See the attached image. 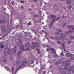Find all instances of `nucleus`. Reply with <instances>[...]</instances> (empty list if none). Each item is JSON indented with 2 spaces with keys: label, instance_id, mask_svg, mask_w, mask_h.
Segmentation results:
<instances>
[{
  "label": "nucleus",
  "instance_id": "nucleus-37",
  "mask_svg": "<svg viewBox=\"0 0 74 74\" xmlns=\"http://www.w3.org/2000/svg\"><path fill=\"white\" fill-rule=\"evenodd\" d=\"M32 24V23L30 22L27 25H28L29 26V25H30Z\"/></svg>",
  "mask_w": 74,
  "mask_h": 74
},
{
  "label": "nucleus",
  "instance_id": "nucleus-43",
  "mask_svg": "<svg viewBox=\"0 0 74 74\" xmlns=\"http://www.w3.org/2000/svg\"><path fill=\"white\" fill-rule=\"evenodd\" d=\"M3 43H1V44L0 45V48L2 46V45H3Z\"/></svg>",
  "mask_w": 74,
  "mask_h": 74
},
{
  "label": "nucleus",
  "instance_id": "nucleus-46",
  "mask_svg": "<svg viewBox=\"0 0 74 74\" xmlns=\"http://www.w3.org/2000/svg\"><path fill=\"white\" fill-rule=\"evenodd\" d=\"M10 59H11V60H12V56H10Z\"/></svg>",
  "mask_w": 74,
  "mask_h": 74
},
{
  "label": "nucleus",
  "instance_id": "nucleus-5",
  "mask_svg": "<svg viewBox=\"0 0 74 74\" xmlns=\"http://www.w3.org/2000/svg\"><path fill=\"white\" fill-rule=\"evenodd\" d=\"M1 26V30H2V32H3V33H5L6 30V29H5V25H2Z\"/></svg>",
  "mask_w": 74,
  "mask_h": 74
},
{
  "label": "nucleus",
  "instance_id": "nucleus-47",
  "mask_svg": "<svg viewBox=\"0 0 74 74\" xmlns=\"http://www.w3.org/2000/svg\"><path fill=\"white\" fill-rule=\"evenodd\" d=\"M66 18V16H62V18Z\"/></svg>",
  "mask_w": 74,
  "mask_h": 74
},
{
  "label": "nucleus",
  "instance_id": "nucleus-41",
  "mask_svg": "<svg viewBox=\"0 0 74 74\" xmlns=\"http://www.w3.org/2000/svg\"><path fill=\"white\" fill-rule=\"evenodd\" d=\"M38 16L37 14L34 16V17H35V18H37V17H38Z\"/></svg>",
  "mask_w": 74,
  "mask_h": 74
},
{
  "label": "nucleus",
  "instance_id": "nucleus-14",
  "mask_svg": "<svg viewBox=\"0 0 74 74\" xmlns=\"http://www.w3.org/2000/svg\"><path fill=\"white\" fill-rule=\"evenodd\" d=\"M74 68L73 65H72V66H70L69 68L68 69V71L70 72L71 70L72 69H73Z\"/></svg>",
  "mask_w": 74,
  "mask_h": 74
},
{
  "label": "nucleus",
  "instance_id": "nucleus-12",
  "mask_svg": "<svg viewBox=\"0 0 74 74\" xmlns=\"http://www.w3.org/2000/svg\"><path fill=\"white\" fill-rule=\"evenodd\" d=\"M55 20H53L52 21V22L51 23H50L49 25L50 28L51 29V28H52L53 27V24L55 23Z\"/></svg>",
  "mask_w": 74,
  "mask_h": 74
},
{
  "label": "nucleus",
  "instance_id": "nucleus-33",
  "mask_svg": "<svg viewBox=\"0 0 74 74\" xmlns=\"http://www.w3.org/2000/svg\"><path fill=\"white\" fill-rule=\"evenodd\" d=\"M22 51H19L18 53H17V55H19L21 53Z\"/></svg>",
  "mask_w": 74,
  "mask_h": 74
},
{
  "label": "nucleus",
  "instance_id": "nucleus-11",
  "mask_svg": "<svg viewBox=\"0 0 74 74\" xmlns=\"http://www.w3.org/2000/svg\"><path fill=\"white\" fill-rule=\"evenodd\" d=\"M56 34L57 35H61V36H62V37H66V35L63 33L60 34L59 32H56Z\"/></svg>",
  "mask_w": 74,
  "mask_h": 74
},
{
  "label": "nucleus",
  "instance_id": "nucleus-22",
  "mask_svg": "<svg viewBox=\"0 0 74 74\" xmlns=\"http://www.w3.org/2000/svg\"><path fill=\"white\" fill-rule=\"evenodd\" d=\"M27 63V61L26 60H25L23 63L22 64V66H25Z\"/></svg>",
  "mask_w": 74,
  "mask_h": 74
},
{
  "label": "nucleus",
  "instance_id": "nucleus-25",
  "mask_svg": "<svg viewBox=\"0 0 74 74\" xmlns=\"http://www.w3.org/2000/svg\"><path fill=\"white\" fill-rule=\"evenodd\" d=\"M43 4H44V2H42V1H41L40 3V5H41V6H43V7H44V6L43 5Z\"/></svg>",
  "mask_w": 74,
  "mask_h": 74
},
{
  "label": "nucleus",
  "instance_id": "nucleus-60",
  "mask_svg": "<svg viewBox=\"0 0 74 74\" xmlns=\"http://www.w3.org/2000/svg\"><path fill=\"white\" fill-rule=\"evenodd\" d=\"M64 51H66V50L65 49H64Z\"/></svg>",
  "mask_w": 74,
  "mask_h": 74
},
{
  "label": "nucleus",
  "instance_id": "nucleus-40",
  "mask_svg": "<svg viewBox=\"0 0 74 74\" xmlns=\"http://www.w3.org/2000/svg\"><path fill=\"white\" fill-rule=\"evenodd\" d=\"M71 26L69 25L68 26V29H71Z\"/></svg>",
  "mask_w": 74,
  "mask_h": 74
},
{
  "label": "nucleus",
  "instance_id": "nucleus-20",
  "mask_svg": "<svg viewBox=\"0 0 74 74\" xmlns=\"http://www.w3.org/2000/svg\"><path fill=\"white\" fill-rule=\"evenodd\" d=\"M61 63V61H59L58 62H56V65H58V64H59Z\"/></svg>",
  "mask_w": 74,
  "mask_h": 74
},
{
  "label": "nucleus",
  "instance_id": "nucleus-19",
  "mask_svg": "<svg viewBox=\"0 0 74 74\" xmlns=\"http://www.w3.org/2000/svg\"><path fill=\"white\" fill-rule=\"evenodd\" d=\"M4 67L5 69H6L7 71H9L10 70V67L7 66H4Z\"/></svg>",
  "mask_w": 74,
  "mask_h": 74
},
{
  "label": "nucleus",
  "instance_id": "nucleus-24",
  "mask_svg": "<svg viewBox=\"0 0 74 74\" xmlns=\"http://www.w3.org/2000/svg\"><path fill=\"white\" fill-rule=\"evenodd\" d=\"M56 30L58 31V32H62V30L60 29H56Z\"/></svg>",
  "mask_w": 74,
  "mask_h": 74
},
{
  "label": "nucleus",
  "instance_id": "nucleus-8",
  "mask_svg": "<svg viewBox=\"0 0 74 74\" xmlns=\"http://www.w3.org/2000/svg\"><path fill=\"white\" fill-rule=\"evenodd\" d=\"M32 45H34V46H35L36 48H38V47H39V44L38 42H34L32 43Z\"/></svg>",
  "mask_w": 74,
  "mask_h": 74
},
{
  "label": "nucleus",
  "instance_id": "nucleus-61",
  "mask_svg": "<svg viewBox=\"0 0 74 74\" xmlns=\"http://www.w3.org/2000/svg\"><path fill=\"white\" fill-rule=\"evenodd\" d=\"M56 6H57L56 5H54L55 7H56Z\"/></svg>",
  "mask_w": 74,
  "mask_h": 74
},
{
  "label": "nucleus",
  "instance_id": "nucleus-62",
  "mask_svg": "<svg viewBox=\"0 0 74 74\" xmlns=\"http://www.w3.org/2000/svg\"><path fill=\"white\" fill-rule=\"evenodd\" d=\"M5 9V11H6V9H5V8H4Z\"/></svg>",
  "mask_w": 74,
  "mask_h": 74
},
{
  "label": "nucleus",
  "instance_id": "nucleus-3",
  "mask_svg": "<svg viewBox=\"0 0 74 74\" xmlns=\"http://www.w3.org/2000/svg\"><path fill=\"white\" fill-rule=\"evenodd\" d=\"M66 56H67L68 57H70V59L72 60H74V58L73 57H71L73 56V55L71 54L70 53H66Z\"/></svg>",
  "mask_w": 74,
  "mask_h": 74
},
{
  "label": "nucleus",
  "instance_id": "nucleus-44",
  "mask_svg": "<svg viewBox=\"0 0 74 74\" xmlns=\"http://www.w3.org/2000/svg\"><path fill=\"white\" fill-rule=\"evenodd\" d=\"M54 56H56V58H58V55H57L56 54L54 55Z\"/></svg>",
  "mask_w": 74,
  "mask_h": 74
},
{
  "label": "nucleus",
  "instance_id": "nucleus-50",
  "mask_svg": "<svg viewBox=\"0 0 74 74\" xmlns=\"http://www.w3.org/2000/svg\"><path fill=\"white\" fill-rule=\"evenodd\" d=\"M1 48H4V45L1 46Z\"/></svg>",
  "mask_w": 74,
  "mask_h": 74
},
{
  "label": "nucleus",
  "instance_id": "nucleus-13",
  "mask_svg": "<svg viewBox=\"0 0 74 74\" xmlns=\"http://www.w3.org/2000/svg\"><path fill=\"white\" fill-rule=\"evenodd\" d=\"M50 18L51 19H53V20H55V18H56V16H55L53 15H52L50 16Z\"/></svg>",
  "mask_w": 74,
  "mask_h": 74
},
{
  "label": "nucleus",
  "instance_id": "nucleus-27",
  "mask_svg": "<svg viewBox=\"0 0 74 74\" xmlns=\"http://www.w3.org/2000/svg\"><path fill=\"white\" fill-rule=\"evenodd\" d=\"M62 47H63V48H65V43H64V44H62Z\"/></svg>",
  "mask_w": 74,
  "mask_h": 74
},
{
  "label": "nucleus",
  "instance_id": "nucleus-48",
  "mask_svg": "<svg viewBox=\"0 0 74 74\" xmlns=\"http://www.w3.org/2000/svg\"><path fill=\"white\" fill-rule=\"evenodd\" d=\"M20 2L21 3H24V2L23 1H20Z\"/></svg>",
  "mask_w": 74,
  "mask_h": 74
},
{
  "label": "nucleus",
  "instance_id": "nucleus-54",
  "mask_svg": "<svg viewBox=\"0 0 74 74\" xmlns=\"http://www.w3.org/2000/svg\"><path fill=\"white\" fill-rule=\"evenodd\" d=\"M34 2H37V0H33Z\"/></svg>",
  "mask_w": 74,
  "mask_h": 74
},
{
  "label": "nucleus",
  "instance_id": "nucleus-18",
  "mask_svg": "<svg viewBox=\"0 0 74 74\" xmlns=\"http://www.w3.org/2000/svg\"><path fill=\"white\" fill-rule=\"evenodd\" d=\"M62 25H63V27H65V26H66V22H65V21H63L62 23Z\"/></svg>",
  "mask_w": 74,
  "mask_h": 74
},
{
  "label": "nucleus",
  "instance_id": "nucleus-57",
  "mask_svg": "<svg viewBox=\"0 0 74 74\" xmlns=\"http://www.w3.org/2000/svg\"><path fill=\"white\" fill-rule=\"evenodd\" d=\"M53 52H54V53H55V54H56V53L55 51H53Z\"/></svg>",
  "mask_w": 74,
  "mask_h": 74
},
{
  "label": "nucleus",
  "instance_id": "nucleus-6",
  "mask_svg": "<svg viewBox=\"0 0 74 74\" xmlns=\"http://www.w3.org/2000/svg\"><path fill=\"white\" fill-rule=\"evenodd\" d=\"M71 29H72L73 31H72L71 30H69L68 31L69 32H65V34H69V33H72V32H74V28L73 27V26H72V27H71Z\"/></svg>",
  "mask_w": 74,
  "mask_h": 74
},
{
  "label": "nucleus",
  "instance_id": "nucleus-45",
  "mask_svg": "<svg viewBox=\"0 0 74 74\" xmlns=\"http://www.w3.org/2000/svg\"><path fill=\"white\" fill-rule=\"evenodd\" d=\"M3 18V19H5V16H4V15H3L2 16Z\"/></svg>",
  "mask_w": 74,
  "mask_h": 74
},
{
  "label": "nucleus",
  "instance_id": "nucleus-32",
  "mask_svg": "<svg viewBox=\"0 0 74 74\" xmlns=\"http://www.w3.org/2000/svg\"><path fill=\"white\" fill-rule=\"evenodd\" d=\"M60 18V17H58L56 19V21H58V20H59Z\"/></svg>",
  "mask_w": 74,
  "mask_h": 74
},
{
  "label": "nucleus",
  "instance_id": "nucleus-36",
  "mask_svg": "<svg viewBox=\"0 0 74 74\" xmlns=\"http://www.w3.org/2000/svg\"><path fill=\"white\" fill-rule=\"evenodd\" d=\"M21 10H23L24 9V7L23 6H21Z\"/></svg>",
  "mask_w": 74,
  "mask_h": 74
},
{
  "label": "nucleus",
  "instance_id": "nucleus-64",
  "mask_svg": "<svg viewBox=\"0 0 74 74\" xmlns=\"http://www.w3.org/2000/svg\"><path fill=\"white\" fill-rule=\"evenodd\" d=\"M52 38H54L53 37H51Z\"/></svg>",
  "mask_w": 74,
  "mask_h": 74
},
{
  "label": "nucleus",
  "instance_id": "nucleus-4",
  "mask_svg": "<svg viewBox=\"0 0 74 74\" xmlns=\"http://www.w3.org/2000/svg\"><path fill=\"white\" fill-rule=\"evenodd\" d=\"M20 51H25L26 50H27V51H29L30 50V49L29 48H27L26 49H24V47L23 45L20 48Z\"/></svg>",
  "mask_w": 74,
  "mask_h": 74
},
{
  "label": "nucleus",
  "instance_id": "nucleus-49",
  "mask_svg": "<svg viewBox=\"0 0 74 74\" xmlns=\"http://www.w3.org/2000/svg\"><path fill=\"white\" fill-rule=\"evenodd\" d=\"M28 10L29 11H32V9L30 8L28 9Z\"/></svg>",
  "mask_w": 74,
  "mask_h": 74
},
{
  "label": "nucleus",
  "instance_id": "nucleus-38",
  "mask_svg": "<svg viewBox=\"0 0 74 74\" xmlns=\"http://www.w3.org/2000/svg\"><path fill=\"white\" fill-rule=\"evenodd\" d=\"M70 38H71V39H74V37L73 36H71V37H70Z\"/></svg>",
  "mask_w": 74,
  "mask_h": 74
},
{
  "label": "nucleus",
  "instance_id": "nucleus-29",
  "mask_svg": "<svg viewBox=\"0 0 74 74\" xmlns=\"http://www.w3.org/2000/svg\"><path fill=\"white\" fill-rule=\"evenodd\" d=\"M11 4L13 5H15V3L13 1H12L11 2Z\"/></svg>",
  "mask_w": 74,
  "mask_h": 74
},
{
  "label": "nucleus",
  "instance_id": "nucleus-51",
  "mask_svg": "<svg viewBox=\"0 0 74 74\" xmlns=\"http://www.w3.org/2000/svg\"><path fill=\"white\" fill-rule=\"evenodd\" d=\"M72 73H74V69L72 70Z\"/></svg>",
  "mask_w": 74,
  "mask_h": 74
},
{
  "label": "nucleus",
  "instance_id": "nucleus-9",
  "mask_svg": "<svg viewBox=\"0 0 74 74\" xmlns=\"http://www.w3.org/2000/svg\"><path fill=\"white\" fill-rule=\"evenodd\" d=\"M66 3L68 4H72L73 6H74V0L72 1L71 2L70 0L67 1Z\"/></svg>",
  "mask_w": 74,
  "mask_h": 74
},
{
  "label": "nucleus",
  "instance_id": "nucleus-26",
  "mask_svg": "<svg viewBox=\"0 0 74 74\" xmlns=\"http://www.w3.org/2000/svg\"><path fill=\"white\" fill-rule=\"evenodd\" d=\"M2 61H3V62H4V63H6V62H7V60L6 59H5Z\"/></svg>",
  "mask_w": 74,
  "mask_h": 74
},
{
  "label": "nucleus",
  "instance_id": "nucleus-17",
  "mask_svg": "<svg viewBox=\"0 0 74 74\" xmlns=\"http://www.w3.org/2000/svg\"><path fill=\"white\" fill-rule=\"evenodd\" d=\"M47 51H50L51 50V51H55V49L53 48H48L47 49Z\"/></svg>",
  "mask_w": 74,
  "mask_h": 74
},
{
  "label": "nucleus",
  "instance_id": "nucleus-34",
  "mask_svg": "<svg viewBox=\"0 0 74 74\" xmlns=\"http://www.w3.org/2000/svg\"><path fill=\"white\" fill-rule=\"evenodd\" d=\"M60 55H61V56H64V54H63V51H62V52L60 54Z\"/></svg>",
  "mask_w": 74,
  "mask_h": 74
},
{
  "label": "nucleus",
  "instance_id": "nucleus-63",
  "mask_svg": "<svg viewBox=\"0 0 74 74\" xmlns=\"http://www.w3.org/2000/svg\"><path fill=\"white\" fill-rule=\"evenodd\" d=\"M44 22H42V24H44Z\"/></svg>",
  "mask_w": 74,
  "mask_h": 74
},
{
  "label": "nucleus",
  "instance_id": "nucleus-53",
  "mask_svg": "<svg viewBox=\"0 0 74 74\" xmlns=\"http://www.w3.org/2000/svg\"><path fill=\"white\" fill-rule=\"evenodd\" d=\"M45 73H46V71H44L43 73V74H45Z\"/></svg>",
  "mask_w": 74,
  "mask_h": 74
},
{
  "label": "nucleus",
  "instance_id": "nucleus-23",
  "mask_svg": "<svg viewBox=\"0 0 74 74\" xmlns=\"http://www.w3.org/2000/svg\"><path fill=\"white\" fill-rule=\"evenodd\" d=\"M36 50L37 51V53H38V54H40V50H39V49H38V48H37L36 49Z\"/></svg>",
  "mask_w": 74,
  "mask_h": 74
},
{
  "label": "nucleus",
  "instance_id": "nucleus-42",
  "mask_svg": "<svg viewBox=\"0 0 74 74\" xmlns=\"http://www.w3.org/2000/svg\"><path fill=\"white\" fill-rule=\"evenodd\" d=\"M68 9H71V6H69L68 7Z\"/></svg>",
  "mask_w": 74,
  "mask_h": 74
},
{
  "label": "nucleus",
  "instance_id": "nucleus-35",
  "mask_svg": "<svg viewBox=\"0 0 74 74\" xmlns=\"http://www.w3.org/2000/svg\"><path fill=\"white\" fill-rule=\"evenodd\" d=\"M33 63H34V61L33 60H32L30 62L31 64H33Z\"/></svg>",
  "mask_w": 74,
  "mask_h": 74
},
{
  "label": "nucleus",
  "instance_id": "nucleus-58",
  "mask_svg": "<svg viewBox=\"0 0 74 74\" xmlns=\"http://www.w3.org/2000/svg\"><path fill=\"white\" fill-rule=\"evenodd\" d=\"M54 61H56V59H55L53 60Z\"/></svg>",
  "mask_w": 74,
  "mask_h": 74
},
{
  "label": "nucleus",
  "instance_id": "nucleus-59",
  "mask_svg": "<svg viewBox=\"0 0 74 74\" xmlns=\"http://www.w3.org/2000/svg\"><path fill=\"white\" fill-rule=\"evenodd\" d=\"M6 3H7V2L5 1V4L3 5H6Z\"/></svg>",
  "mask_w": 74,
  "mask_h": 74
},
{
  "label": "nucleus",
  "instance_id": "nucleus-10",
  "mask_svg": "<svg viewBox=\"0 0 74 74\" xmlns=\"http://www.w3.org/2000/svg\"><path fill=\"white\" fill-rule=\"evenodd\" d=\"M64 37H63V36H60L59 38L58 37V36H56V39L57 40H63V39L65 38Z\"/></svg>",
  "mask_w": 74,
  "mask_h": 74
},
{
  "label": "nucleus",
  "instance_id": "nucleus-39",
  "mask_svg": "<svg viewBox=\"0 0 74 74\" xmlns=\"http://www.w3.org/2000/svg\"><path fill=\"white\" fill-rule=\"evenodd\" d=\"M19 26H20L19 25H16V28H18V27H19Z\"/></svg>",
  "mask_w": 74,
  "mask_h": 74
},
{
  "label": "nucleus",
  "instance_id": "nucleus-16",
  "mask_svg": "<svg viewBox=\"0 0 74 74\" xmlns=\"http://www.w3.org/2000/svg\"><path fill=\"white\" fill-rule=\"evenodd\" d=\"M21 63V61L20 60H18V61H16V66H19L20 64Z\"/></svg>",
  "mask_w": 74,
  "mask_h": 74
},
{
  "label": "nucleus",
  "instance_id": "nucleus-28",
  "mask_svg": "<svg viewBox=\"0 0 74 74\" xmlns=\"http://www.w3.org/2000/svg\"><path fill=\"white\" fill-rule=\"evenodd\" d=\"M57 42L58 43V44H62L61 42L60 41H57Z\"/></svg>",
  "mask_w": 74,
  "mask_h": 74
},
{
  "label": "nucleus",
  "instance_id": "nucleus-7",
  "mask_svg": "<svg viewBox=\"0 0 74 74\" xmlns=\"http://www.w3.org/2000/svg\"><path fill=\"white\" fill-rule=\"evenodd\" d=\"M18 40L19 41V43H18V45L19 47H20L21 45L22 44V37L19 36L18 38Z\"/></svg>",
  "mask_w": 74,
  "mask_h": 74
},
{
  "label": "nucleus",
  "instance_id": "nucleus-21",
  "mask_svg": "<svg viewBox=\"0 0 74 74\" xmlns=\"http://www.w3.org/2000/svg\"><path fill=\"white\" fill-rule=\"evenodd\" d=\"M4 23V20H0V23L3 24Z\"/></svg>",
  "mask_w": 74,
  "mask_h": 74
},
{
  "label": "nucleus",
  "instance_id": "nucleus-56",
  "mask_svg": "<svg viewBox=\"0 0 74 74\" xmlns=\"http://www.w3.org/2000/svg\"><path fill=\"white\" fill-rule=\"evenodd\" d=\"M14 67H13L12 68V71H14Z\"/></svg>",
  "mask_w": 74,
  "mask_h": 74
},
{
  "label": "nucleus",
  "instance_id": "nucleus-30",
  "mask_svg": "<svg viewBox=\"0 0 74 74\" xmlns=\"http://www.w3.org/2000/svg\"><path fill=\"white\" fill-rule=\"evenodd\" d=\"M31 49H34V48H36V47L34 46L33 45L31 46Z\"/></svg>",
  "mask_w": 74,
  "mask_h": 74
},
{
  "label": "nucleus",
  "instance_id": "nucleus-31",
  "mask_svg": "<svg viewBox=\"0 0 74 74\" xmlns=\"http://www.w3.org/2000/svg\"><path fill=\"white\" fill-rule=\"evenodd\" d=\"M72 42V41L71 40L68 41L67 44H70V43H71Z\"/></svg>",
  "mask_w": 74,
  "mask_h": 74
},
{
  "label": "nucleus",
  "instance_id": "nucleus-55",
  "mask_svg": "<svg viewBox=\"0 0 74 74\" xmlns=\"http://www.w3.org/2000/svg\"><path fill=\"white\" fill-rule=\"evenodd\" d=\"M8 4L9 5H10V1H8Z\"/></svg>",
  "mask_w": 74,
  "mask_h": 74
},
{
  "label": "nucleus",
  "instance_id": "nucleus-2",
  "mask_svg": "<svg viewBox=\"0 0 74 74\" xmlns=\"http://www.w3.org/2000/svg\"><path fill=\"white\" fill-rule=\"evenodd\" d=\"M69 62V60H66V61H63L62 62V64H65V66L64 68H61L60 69V70H61L62 71H63V70H67L68 69V66H70V64H68L67 63Z\"/></svg>",
  "mask_w": 74,
  "mask_h": 74
},
{
  "label": "nucleus",
  "instance_id": "nucleus-1",
  "mask_svg": "<svg viewBox=\"0 0 74 74\" xmlns=\"http://www.w3.org/2000/svg\"><path fill=\"white\" fill-rule=\"evenodd\" d=\"M16 48V46L15 45L14 49V48H12L10 49V48H9L8 50V51H6V50H7V49H6V50L5 51V52H4V56H6L7 55V54H8V53L10 55H12V54H13L14 53V54H15V53H16V50L17 49Z\"/></svg>",
  "mask_w": 74,
  "mask_h": 74
},
{
  "label": "nucleus",
  "instance_id": "nucleus-15",
  "mask_svg": "<svg viewBox=\"0 0 74 74\" xmlns=\"http://www.w3.org/2000/svg\"><path fill=\"white\" fill-rule=\"evenodd\" d=\"M26 47H27V48H29V47H30V44L29 42H27V43H26Z\"/></svg>",
  "mask_w": 74,
  "mask_h": 74
},
{
  "label": "nucleus",
  "instance_id": "nucleus-52",
  "mask_svg": "<svg viewBox=\"0 0 74 74\" xmlns=\"http://www.w3.org/2000/svg\"><path fill=\"white\" fill-rule=\"evenodd\" d=\"M22 67V66H20V67L18 68V70H19Z\"/></svg>",
  "mask_w": 74,
  "mask_h": 74
}]
</instances>
